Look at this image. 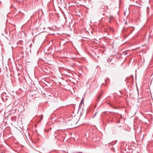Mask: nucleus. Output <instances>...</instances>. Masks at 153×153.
Listing matches in <instances>:
<instances>
[{"label":"nucleus","mask_w":153,"mask_h":153,"mask_svg":"<svg viewBox=\"0 0 153 153\" xmlns=\"http://www.w3.org/2000/svg\"><path fill=\"white\" fill-rule=\"evenodd\" d=\"M84 102V100L83 99H82L81 101V102L80 104V105H81V104H82V102Z\"/></svg>","instance_id":"7ed1b4c3"},{"label":"nucleus","mask_w":153,"mask_h":153,"mask_svg":"<svg viewBox=\"0 0 153 153\" xmlns=\"http://www.w3.org/2000/svg\"><path fill=\"white\" fill-rule=\"evenodd\" d=\"M102 92H103L102 91L100 93V95L99 96H100V97L101 95H102Z\"/></svg>","instance_id":"20e7f679"},{"label":"nucleus","mask_w":153,"mask_h":153,"mask_svg":"<svg viewBox=\"0 0 153 153\" xmlns=\"http://www.w3.org/2000/svg\"><path fill=\"white\" fill-rule=\"evenodd\" d=\"M100 98H101V97H100V96H98V98L97 100V102H99L100 101Z\"/></svg>","instance_id":"f03ea898"},{"label":"nucleus","mask_w":153,"mask_h":153,"mask_svg":"<svg viewBox=\"0 0 153 153\" xmlns=\"http://www.w3.org/2000/svg\"><path fill=\"white\" fill-rule=\"evenodd\" d=\"M127 22H126H126L125 23V24H127Z\"/></svg>","instance_id":"1a4fd4ad"},{"label":"nucleus","mask_w":153,"mask_h":153,"mask_svg":"<svg viewBox=\"0 0 153 153\" xmlns=\"http://www.w3.org/2000/svg\"><path fill=\"white\" fill-rule=\"evenodd\" d=\"M128 54V52H125L124 53V55H127Z\"/></svg>","instance_id":"423d86ee"},{"label":"nucleus","mask_w":153,"mask_h":153,"mask_svg":"<svg viewBox=\"0 0 153 153\" xmlns=\"http://www.w3.org/2000/svg\"><path fill=\"white\" fill-rule=\"evenodd\" d=\"M1 97L2 100L4 102L8 101L9 98V97L7 95L5 92H3L1 94Z\"/></svg>","instance_id":"f257e3e1"},{"label":"nucleus","mask_w":153,"mask_h":153,"mask_svg":"<svg viewBox=\"0 0 153 153\" xmlns=\"http://www.w3.org/2000/svg\"><path fill=\"white\" fill-rule=\"evenodd\" d=\"M111 118V116H110V118Z\"/></svg>","instance_id":"9b49d317"},{"label":"nucleus","mask_w":153,"mask_h":153,"mask_svg":"<svg viewBox=\"0 0 153 153\" xmlns=\"http://www.w3.org/2000/svg\"><path fill=\"white\" fill-rule=\"evenodd\" d=\"M108 79L109 80V79L108 78H107L105 80V82L106 83L107 82Z\"/></svg>","instance_id":"39448f33"},{"label":"nucleus","mask_w":153,"mask_h":153,"mask_svg":"<svg viewBox=\"0 0 153 153\" xmlns=\"http://www.w3.org/2000/svg\"><path fill=\"white\" fill-rule=\"evenodd\" d=\"M104 85V83H102V85Z\"/></svg>","instance_id":"9d476101"},{"label":"nucleus","mask_w":153,"mask_h":153,"mask_svg":"<svg viewBox=\"0 0 153 153\" xmlns=\"http://www.w3.org/2000/svg\"><path fill=\"white\" fill-rule=\"evenodd\" d=\"M110 120H109L108 119L107 120V122L110 123Z\"/></svg>","instance_id":"0eeeda50"},{"label":"nucleus","mask_w":153,"mask_h":153,"mask_svg":"<svg viewBox=\"0 0 153 153\" xmlns=\"http://www.w3.org/2000/svg\"><path fill=\"white\" fill-rule=\"evenodd\" d=\"M97 113V112H96V113H95V114H94V116H95V115H96V114Z\"/></svg>","instance_id":"6e6552de"}]
</instances>
